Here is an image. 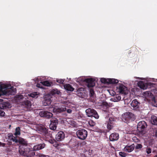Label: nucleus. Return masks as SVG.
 I'll use <instances>...</instances> for the list:
<instances>
[{
  "mask_svg": "<svg viewBox=\"0 0 157 157\" xmlns=\"http://www.w3.org/2000/svg\"><path fill=\"white\" fill-rule=\"evenodd\" d=\"M16 91V88L13 86L9 88L7 85H0V96L5 95H13Z\"/></svg>",
  "mask_w": 157,
  "mask_h": 157,
  "instance_id": "1",
  "label": "nucleus"
},
{
  "mask_svg": "<svg viewBox=\"0 0 157 157\" xmlns=\"http://www.w3.org/2000/svg\"><path fill=\"white\" fill-rule=\"evenodd\" d=\"M19 151L21 155L25 157H32L35 155V152L33 148L28 147L26 146L20 148Z\"/></svg>",
  "mask_w": 157,
  "mask_h": 157,
  "instance_id": "2",
  "label": "nucleus"
},
{
  "mask_svg": "<svg viewBox=\"0 0 157 157\" xmlns=\"http://www.w3.org/2000/svg\"><path fill=\"white\" fill-rule=\"evenodd\" d=\"M135 119V116L133 113L131 112H127L124 113L122 118V121L127 123L134 121Z\"/></svg>",
  "mask_w": 157,
  "mask_h": 157,
  "instance_id": "3",
  "label": "nucleus"
},
{
  "mask_svg": "<svg viewBox=\"0 0 157 157\" xmlns=\"http://www.w3.org/2000/svg\"><path fill=\"white\" fill-rule=\"evenodd\" d=\"M8 139L15 142L16 143H19L20 144L26 145L27 144V141L22 138H19L18 139L17 138V137H14L12 134H9L8 136Z\"/></svg>",
  "mask_w": 157,
  "mask_h": 157,
  "instance_id": "4",
  "label": "nucleus"
},
{
  "mask_svg": "<svg viewBox=\"0 0 157 157\" xmlns=\"http://www.w3.org/2000/svg\"><path fill=\"white\" fill-rule=\"evenodd\" d=\"M146 123L144 121H142L138 122L137 124V129L139 133L142 135L145 134V129L147 127Z\"/></svg>",
  "mask_w": 157,
  "mask_h": 157,
  "instance_id": "5",
  "label": "nucleus"
},
{
  "mask_svg": "<svg viewBox=\"0 0 157 157\" xmlns=\"http://www.w3.org/2000/svg\"><path fill=\"white\" fill-rule=\"evenodd\" d=\"M76 134L78 138L81 140H84L86 138L88 132L84 129L78 130L76 132Z\"/></svg>",
  "mask_w": 157,
  "mask_h": 157,
  "instance_id": "6",
  "label": "nucleus"
},
{
  "mask_svg": "<svg viewBox=\"0 0 157 157\" xmlns=\"http://www.w3.org/2000/svg\"><path fill=\"white\" fill-rule=\"evenodd\" d=\"M86 112L88 117H94L96 119H98L99 116L96 111L93 109L89 108L86 110Z\"/></svg>",
  "mask_w": 157,
  "mask_h": 157,
  "instance_id": "7",
  "label": "nucleus"
},
{
  "mask_svg": "<svg viewBox=\"0 0 157 157\" xmlns=\"http://www.w3.org/2000/svg\"><path fill=\"white\" fill-rule=\"evenodd\" d=\"M36 130L39 133L43 134L45 136L48 135V129L44 126L38 125L36 126Z\"/></svg>",
  "mask_w": 157,
  "mask_h": 157,
  "instance_id": "8",
  "label": "nucleus"
},
{
  "mask_svg": "<svg viewBox=\"0 0 157 157\" xmlns=\"http://www.w3.org/2000/svg\"><path fill=\"white\" fill-rule=\"evenodd\" d=\"M116 119L113 117H110L108 120L107 121V128L109 130H111L115 125Z\"/></svg>",
  "mask_w": 157,
  "mask_h": 157,
  "instance_id": "9",
  "label": "nucleus"
},
{
  "mask_svg": "<svg viewBox=\"0 0 157 157\" xmlns=\"http://www.w3.org/2000/svg\"><path fill=\"white\" fill-rule=\"evenodd\" d=\"M117 91L122 94H126L127 88L122 84H120L116 87Z\"/></svg>",
  "mask_w": 157,
  "mask_h": 157,
  "instance_id": "10",
  "label": "nucleus"
},
{
  "mask_svg": "<svg viewBox=\"0 0 157 157\" xmlns=\"http://www.w3.org/2000/svg\"><path fill=\"white\" fill-rule=\"evenodd\" d=\"M84 82L88 87H93L95 85V79L93 78H87L85 79Z\"/></svg>",
  "mask_w": 157,
  "mask_h": 157,
  "instance_id": "11",
  "label": "nucleus"
},
{
  "mask_svg": "<svg viewBox=\"0 0 157 157\" xmlns=\"http://www.w3.org/2000/svg\"><path fill=\"white\" fill-rule=\"evenodd\" d=\"M50 121L51 123L49 125L50 129L52 130H56L58 124V120L55 118H52Z\"/></svg>",
  "mask_w": 157,
  "mask_h": 157,
  "instance_id": "12",
  "label": "nucleus"
},
{
  "mask_svg": "<svg viewBox=\"0 0 157 157\" xmlns=\"http://www.w3.org/2000/svg\"><path fill=\"white\" fill-rule=\"evenodd\" d=\"M39 115L41 117L46 118H50L52 117L53 114L51 112L47 111L42 110L39 113Z\"/></svg>",
  "mask_w": 157,
  "mask_h": 157,
  "instance_id": "13",
  "label": "nucleus"
},
{
  "mask_svg": "<svg viewBox=\"0 0 157 157\" xmlns=\"http://www.w3.org/2000/svg\"><path fill=\"white\" fill-rule=\"evenodd\" d=\"M140 104V103L138 101L137 99L133 100L131 103V105L132 107V108L135 110L139 109Z\"/></svg>",
  "mask_w": 157,
  "mask_h": 157,
  "instance_id": "14",
  "label": "nucleus"
},
{
  "mask_svg": "<svg viewBox=\"0 0 157 157\" xmlns=\"http://www.w3.org/2000/svg\"><path fill=\"white\" fill-rule=\"evenodd\" d=\"M64 138L65 134L62 131L59 132L56 136V140L59 141L63 140Z\"/></svg>",
  "mask_w": 157,
  "mask_h": 157,
  "instance_id": "15",
  "label": "nucleus"
},
{
  "mask_svg": "<svg viewBox=\"0 0 157 157\" xmlns=\"http://www.w3.org/2000/svg\"><path fill=\"white\" fill-rule=\"evenodd\" d=\"M144 95L145 97L149 98V100H151L155 102V98L152 94L150 91H147L144 92Z\"/></svg>",
  "mask_w": 157,
  "mask_h": 157,
  "instance_id": "16",
  "label": "nucleus"
},
{
  "mask_svg": "<svg viewBox=\"0 0 157 157\" xmlns=\"http://www.w3.org/2000/svg\"><path fill=\"white\" fill-rule=\"evenodd\" d=\"M10 107V104L8 101H3L0 103V109H5Z\"/></svg>",
  "mask_w": 157,
  "mask_h": 157,
  "instance_id": "17",
  "label": "nucleus"
},
{
  "mask_svg": "<svg viewBox=\"0 0 157 157\" xmlns=\"http://www.w3.org/2000/svg\"><path fill=\"white\" fill-rule=\"evenodd\" d=\"M119 137L118 134L114 132L110 134L109 139L110 141H114L117 140L119 139Z\"/></svg>",
  "mask_w": 157,
  "mask_h": 157,
  "instance_id": "18",
  "label": "nucleus"
},
{
  "mask_svg": "<svg viewBox=\"0 0 157 157\" xmlns=\"http://www.w3.org/2000/svg\"><path fill=\"white\" fill-rule=\"evenodd\" d=\"M66 107H55L53 108V112L54 113H59L63 112L65 111L66 110Z\"/></svg>",
  "mask_w": 157,
  "mask_h": 157,
  "instance_id": "19",
  "label": "nucleus"
},
{
  "mask_svg": "<svg viewBox=\"0 0 157 157\" xmlns=\"http://www.w3.org/2000/svg\"><path fill=\"white\" fill-rule=\"evenodd\" d=\"M135 145L134 144H132L130 145H127L124 148L125 151L128 152H130L132 151L134 149Z\"/></svg>",
  "mask_w": 157,
  "mask_h": 157,
  "instance_id": "20",
  "label": "nucleus"
},
{
  "mask_svg": "<svg viewBox=\"0 0 157 157\" xmlns=\"http://www.w3.org/2000/svg\"><path fill=\"white\" fill-rule=\"evenodd\" d=\"M45 146V144H38L34 146L33 148L34 151H35L39 150L44 148Z\"/></svg>",
  "mask_w": 157,
  "mask_h": 157,
  "instance_id": "21",
  "label": "nucleus"
},
{
  "mask_svg": "<svg viewBox=\"0 0 157 157\" xmlns=\"http://www.w3.org/2000/svg\"><path fill=\"white\" fill-rule=\"evenodd\" d=\"M52 101L50 96L45 97L43 101V105L44 106L48 105L51 103Z\"/></svg>",
  "mask_w": 157,
  "mask_h": 157,
  "instance_id": "22",
  "label": "nucleus"
},
{
  "mask_svg": "<svg viewBox=\"0 0 157 157\" xmlns=\"http://www.w3.org/2000/svg\"><path fill=\"white\" fill-rule=\"evenodd\" d=\"M65 89L67 91H72L74 90V88L70 84H67L64 85Z\"/></svg>",
  "mask_w": 157,
  "mask_h": 157,
  "instance_id": "23",
  "label": "nucleus"
},
{
  "mask_svg": "<svg viewBox=\"0 0 157 157\" xmlns=\"http://www.w3.org/2000/svg\"><path fill=\"white\" fill-rule=\"evenodd\" d=\"M151 124L157 126V117L153 115L151 117Z\"/></svg>",
  "mask_w": 157,
  "mask_h": 157,
  "instance_id": "24",
  "label": "nucleus"
},
{
  "mask_svg": "<svg viewBox=\"0 0 157 157\" xmlns=\"http://www.w3.org/2000/svg\"><path fill=\"white\" fill-rule=\"evenodd\" d=\"M121 99V96L119 94L116 95L111 100L114 102H117L120 101Z\"/></svg>",
  "mask_w": 157,
  "mask_h": 157,
  "instance_id": "25",
  "label": "nucleus"
},
{
  "mask_svg": "<svg viewBox=\"0 0 157 157\" xmlns=\"http://www.w3.org/2000/svg\"><path fill=\"white\" fill-rule=\"evenodd\" d=\"M138 87L142 89H146V86L144 84V82L142 81H140L138 83Z\"/></svg>",
  "mask_w": 157,
  "mask_h": 157,
  "instance_id": "26",
  "label": "nucleus"
},
{
  "mask_svg": "<svg viewBox=\"0 0 157 157\" xmlns=\"http://www.w3.org/2000/svg\"><path fill=\"white\" fill-rule=\"evenodd\" d=\"M40 83L42 85L47 86H50L51 84L52 83V82H49L48 80L41 82Z\"/></svg>",
  "mask_w": 157,
  "mask_h": 157,
  "instance_id": "27",
  "label": "nucleus"
},
{
  "mask_svg": "<svg viewBox=\"0 0 157 157\" xmlns=\"http://www.w3.org/2000/svg\"><path fill=\"white\" fill-rule=\"evenodd\" d=\"M108 80L109 81L108 84H117L119 82L118 80L114 78H109Z\"/></svg>",
  "mask_w": 157,
  "mask_h": 157,
  "instance_id": "28",
  "label": "nucleus"
},
{
  "mask_svg": "<svg viewBox=\"0 0 157 157\" xmlns=\"http://www.w3.org/2000/svg\"><path fill=\"white\" fill-rule=\"evenodd\" d=\"M20 134V127H18L16 128L15 129V132L13 135L15 136V137H17V136L19 135Z\"/></svg>",
  "mask_w": 157,
  "mask_h": 157,
  "instance_id": "29",
  "label": "nucleus"
},
{
  "mask_svg": "<svg viewBox=\"0 0 157 157\" xmlns=\"http://www.w3.org/2000/svg\"><path fill=\"white\" fill-rule=\"evenodd\" d=\"M23 105H25L26 107H29L31 105V102L29 100H26L23 102Z\"/></svg>",
  "mask_w": 157,
  "mask_h": 157,
  "instance_id": "30",
  "label": "nucleus"
},
{
  "mask_svg": "<svg viewBox=\"0 0 157 157\" xmlns=\"http://www.w3.org/2000/svg\"><path fill=\"white\" fill-rule=\"evenodd\" d=\"M108 80H109V78H101V82L104 83H107L108 84Z\"/></svg>",
  "mask_w": 157,
  "mask_h": 157,
  "instance_id": "31",
  "label": "nucleus"
},
{
  "mask_svg": "<svg viewBox=\"0 0 157 157\" xmlns=\"http://www.w3.org/2000/svg\"><path fill=\"white\" fill-rule=\"evenodd\" d=\"M143 147L142 145L140 144H136L135 146L136 149H139L142 148Z\"/></svg>",
  "mask_w": 157,
  "mask_h": 157,
  "instance_id": "32",
  "label": "nucleus"
},
{
  "mask_svg": "<svg viewBox=\"0 0 157 157\" xmlns=\"http://www.w3.org/2000/svg\"><path fill=\"white\" fill-rule=\"evenodd\" d=\"M88 124L91 127H93L95 125V123L93 120H91L89 121Z\"/></svg>",
  "mask_w": 157,
  "mask_h": 157,
  "instance_id": "33",
  "label": "nucleus"
},
{
  "mask_svg": "<svg viewBox=\"0 0 157 157\" xmlns=\"http://www.w3.org/2000/svg\"><path fill=\"white\" fill-rule=\"evenodd\" d=\"M60 93V91L58 90L57 89H56V90L53 89L52 91V93L54 94H59Z\"/></svg>",
  "mask_w": 157,
  "mask_h": 157,
  "instance_id": "34",
  "label": "nucleus"
},
{
  "mask_svg": "<svg viewBox=\"0 0 157 157\" xmlns=\"http://www.w3.org/2000/svg\"><path fill=\"white\" fill-rule=\"evenodd\" d=\"M5 112L2 109H0V116L3 117L5 116Z\"/></svg>",
  "mask_w": 157,
  "mask_h": 157,
  "instance_id": "35",
  "label": "nucleus"
},
{
  "mask_svg": "<svg viewBox=\"0 0 157 157\" xmlns=\"http://www.w3.org/2000/svg\"><path fill=\"white\" fill-rule=\"evenodd\" d=\"M151 148L149 147H147L146 149V152L148 154H149L151 153Z\"/></svg>",
  "mask_w": 157,
  "mask_h": 157,
  "instance_id": "36",
  "label": "nucleus"
},
{
  "mask_svg": "<svg viewBox=\"0 0 157 157\" xmlns=\"http://www.w3.org/2000/svg\"><path fill=\"white\" fill-rule=\"evenodd\" d=\"M119 153L120 155L122 157H125L127 155L124 152L121 151Z\"/></svg>",
  "mask_w": 157,
  "mask_h": 157,
  "instance_id": "37",
  "label": "nucleus"
},
{
  "mask_svg": "<svg viewBox=\"0 0 157 157\" xmlns=\"http://www.w3.org/2000/svg\"><path fill=\"white\" fill-rule=\"evenodd\" d=\"M102 105L103 106H105L106 109L108 108L109 107V104L106 102H104L102 103Z\"/></svg>",
  "mask_w": 157,
  "mask_h": 157,
  "instance_id": "38",
  "label": "nucleus"
},
{
  "mask_svg": "<svg viewBox=\"0 0 157 157\" xmlns=\"http://www.w3.org/2000/svg\"><path fill=\"white\" fill-rule=\"evenodd\" d=\"M94 94V90L92 89H90V97H93Z\"/></svg>",
  "mask_w": 157,
  "mask_h": 157,
  "instance_id": "39",
  "label": "nucleus"
},
{
  "mask_svg": "<svg viewBox=\"0 0 157 157\" xmlns=\"http://www.w3.org/2000/svg\"><path fill=\"white\" fill-rule=\"evenodd\" d=\"M56 82L60 84H63L64 80L62 79H57Z\"/></svg>",
  "mask_w": 157,
  "mask_h": 157,
  "instance_id": "40",
  "label": "nucleus"
},
{
  "mask_svg": "<svg viewBox=\"0 0 157 157\" xmlns=\"http://www.w3.org/2000/svg\"><path fill=\"white\" fill-rule=\"evenodd\" d=\"M37 94V93L36 92L30 94V96L32 98H34Z\"/></svg>",
  "mask_w": 157,
  "mask_h": 157,
  "instance_id": "41",
  "label": "nucleus"
},
{
  "mask_svg": "<svg viewBox=\"0 0 157 157\" xmlns=\"http://www.w3.org/2000/svg\"><path fill=\"white\" fill-rule=\"evenodd\" d=\"M17 98L19 99H22L23 98V96L22 95H17Z\"/></svg>",
  "mask_w": 157,
  "mask_h": 157,
  "instance_id": "42",
  "label": "nucleus"
},
{
  "mask_svg": "<svg viewBox=\"0 0 157 157\" xmlns=\"http://www.w3.org/2000/svg\"><path fill=\"white\" fill-rule=\"evenodd\" d=\"M6 144L4 143H2L0 142V146L4 147L5 146Z\"/></svg>",
  "mask_w": 157,
  "mask_h": 157,
  "instance_id": "43",
  "label": "nucleus"
},
{
  "mask_svg": "<svg viewBox=\"0 0 157 157\" xmlns=\"http://www.w3.org/2000/svg\"><path fill=\"white\" fill-rule=\"evenodd\" d=\"M36 86L38 88H42V86L41 85L40 83H37L36 84Z\"/></svg>",
  "mask_w": 157,
  "mask_h": 157,
  "instance_id": "44",
  "label": "nucleus"
},
{
  "mask_svg": "<svg viewBox=\"0 0 157 157\" xmlns=\"http://www.w3.org/2000/svg\"><path fill=\"white\" fill-rule=\"evenodd\" d=\"M6 144L9 146L11 145L12 144V142L11 141H8Z\"/></svg>",
  "mask_w": 157,
  "mask_h": 157,
  "instance_id": "45",
  "label": "nucleus"
},
{
  "mask_svg": "<svg viewBox=\"0 0 157 157\" xmlns=\"http://www.w3.org/2000/svg\"><path fill=\"white\" fill-rule=\"evenodd\" d=\"M38 157H47L46 155H44L40 154L38 156Z\"/></svg>",
  "mask_w": 157,
  "mask_h": 157,
  "instance_id": "46",
  "label": "nucleus"
},
{
  "mask_svg": "<svg viewBox=\"0 0 157 157\" xmlns=\"http://www.w3.org/2000/svg\"><path fill=\"white\" fill-rule=\"evenodd\" d=\"M72 110L71 109H67V113H71L72 112Z\"/></svg>",
  "mask_w": 157,
  "mask_h": 157,
  "instance_id": "47",
  "label": "nucleus"
},
{
  "mask_svg": "<svg viewBox=\"0 0 157 157\" xmlns=\"http://www.w3.org/2000/svg\"><path fill=\"white\" fill-rule=\"evenodd\" d=\"M155 135L156 137H157V130L155 132Z\"/></svg>",
  "mask_w": 157,
  "mask_h": 157,
  "instance_id": "48",
  "label": "nucleus"
},
{
  "mask_svg": "<svg viewBox=\"0 0 157 157\" xmlns=\"http://www.w3.org/2000/svg\"><path fill=\"white\" fill-rule=\"evenodd\" d=\"M3 100L2 99H0V102L3 101Z\"/></svg>",
  "mask_w": 157,
  "mask_h": 157,
  "instance_id": "49",
  "label": "nucleus"
},
{
  "mask_svg": "<svg viewBox=\"0 0 157 157\" xmlns=\"http://www.w3.org/2000/svg\"><path fill=\"white\" fill-rule=\"evenodd\" d=\"M104 112H105L106 113H107V110H104Z\"/></svg>",
  "mask_w": 157,
  "mask_h": 157,
  "instance_id": "50",
  "label": "nucleus"
},
{
  "mask_svg": "<svg viewBox=\"0 0 157 157\" xmlns=\"http://www.w3.org/2000/svg\"><path fill=\"white\" fill-rule=\"evenodd\" d=\"M154 157H157V155H155L154 156Z\"/></svg>",
  "mask_w": 157,
  "mask_h": 157,
  "instance_id": "51",
  "label": "nucleus"
},
{
  "mask_svg": "<svg viewBox=\"0 0 157 157\" xmlns=\"http://www.w3.org/2000/svg\"><path fill=\"white\" fill-rule=\"evenodd\" d=\"M52 142H51V143H53V141L52 140Z\"/></svg>",
  "mask_w": 157,
  "mask_h": 157,
  "instance_id": "52",
  "label": "nucleus"
}]
</instances>
